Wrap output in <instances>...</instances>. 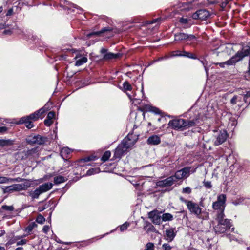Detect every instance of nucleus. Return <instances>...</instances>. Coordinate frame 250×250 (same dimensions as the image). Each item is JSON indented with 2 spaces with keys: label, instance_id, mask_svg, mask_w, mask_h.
<instances>
[{
  "label": "nucleus",
  "instance_id": "obj_1",
  "mask_svg": "<svg viewBox=\"0 0 250 250\" xmlns=\"http://www.w3.org/2000/svg\"><path fill=\"white\" fill-rule=\"evenodd\" d=\"M136 142V140L133 138L132 134L127 135L115 149L114 158L115 159H120L127 153L129 149L133 147Z\"/></svg>",
  "mask_w": 250,
  "mask_h": 250
},
{
  "label": "nucleus",
  "instance_id": "obj_2",
  "mask_svg": "<svg viewBox=\"0 0 250 250\" xmlns=\"http://www.w3.org/2000/svg\"><path fill=\"white\" fill-rule=\"evenodd\" d=\"M198 124H199L198 118H196L190 120H187L183 119H177L170 120L168 123V125L175 130H183L196 125Z\"/></svg>",
  "mask_w": 250,
  "mask_h": 250
},
{
  "label": "nucleus",
  "instance_id": "obj_3",
  "mask_svg": "<svg viewBox=\"0 0 250 250\" xmlns=\"http://www.w3.org/2000/svg\"><path fill=\"white\" fill-rule=\"evenodd\" d=\"M225 214L221 213L216 216L217 224L214 227L216 233L222 234L230 229L232 226L231 220L225 218Z\"/></svg>",
  "mask_w": 250,
  "mask_h": 250
},
{
  "label": "nucleus",
  "instance_id": "obj_4",
  "mask_svg": "<svg viewBox=\"0 0 250 250\" xmlns=\"http://www.w3.org/2000/svg\"><path fill=\"white\" fill-rule=\"evenodd\" d=\"M250 54V49H242L238 51L230 59L223 62L216 63V65H219L221 67L224 68L226 65L228 66L233 65L239 61L242 60L245 57Z\"/></svg>",
  "mask_w": 250,
  "mask_h": 250
},
{
  "label": "nucleus",
  "instance_id": "obj_5",
  "mask_svg": "<svg viewBox=\"0 0 250 250\" xmlns=\"http://www.w3.org/2000/svg\"><path fill=\"white\" fill-rule=\"evenodd\" d=\"M187 208L191 213L194 214L199 219H206L208 217V213L202 211V209L199 205L192 201L188 202Z\"/></svg>",
  "mask_w": 250,
  "mask_h": 250
},
{
  "label": "nucleus",
  "instance_id": "obj_6",
  "mask_svg": "<svg viewBox=\"0 0 250 250\" xmlns=\"http://www.w3.org/2000/svg\"><path fill=\"white\" fill-rule=\"evenodd\" d=\"M226 195L221 194L218 195L217 201L213 203L212 208L216 210V216L221 213L224 214V211L226 206Z\"/></svg>",
  "mask_w": 250,
  "mask_h": 250
},
{
  "label": "nucleus",
  "instance_id": "obj_7",
  "mask_svg": "<svg viewBox=\"0 0 250 250\" xmlns=\"http://www.w3.org/2000/svg\"><path fill=\"white\" fill-rule=\"evenodd\" d=\"M30 183L26 182L22 184H15L7 186L3 188L4 193H12L14 191H20L27 189L30 187Z\"/></svg>",
  "mask_w": 250,
  "mask_h": 250
},
{
  "label": "nucleus",
  "instance_id": "obj_8",
  "mask_svg": "<svg viewBox=\"0 0 250 250\" xmlns=\"http://www.w3.org/2000/svg\"><path fill=\"white\" fill-rule=\"evenodd\" d=\"M235 52L233 46L231 44H223L220 45L216 50L213 51L212 54L218 56L220 53H223L228 55H230Z\"/></svg>",
  "mask_w": 250,
  "mask_h": 250
},
{
  "label": "nucleus",
  "instance_id": "obj_9",
  "mask_svg": "<svg viewBox=\"0 0 250 250\" xmlns=\"http://www.w3.org/2000/svg\"><path fill=\"white\" fill-rule=\"evenodd\" d=\"M100 52L103 54V59L106 61L117 59L121 58L123 55L121 53H113L108 52L107 49L104 48L101 49Z\"/></svg>",
  "mask_w": 250,
  "mask_h": 250
},
{
  "label": "nucleus",
  "instance_id": "obj_10",
  "mask_svg": "<svg viewBox=\"0 0 250 250\" xmlns=\"http://www.w3.org/2000/svg\"><path fill=\"white\" fill-rule=\"evenodd\" d=\"M48 142L49 140L47 137L40 135H34V136L30 137L28 140V142L29 144H34L39 145L46 144Z\"/></svg>",
  "mask_w": 250,
  "mask_h": 250
},
{
  "label": "nucleus",
  "instance_id": "obj_11",
  "mask_svg": "<svg viewBox=\"0 0 250 250\" xmlns=\"http://www.w3.org/2000/svg\"><path fill=\"white\" fill-rule=\"evenodd\" d=\"M190 168L188 167H184L183 169L177 171L174 175L172 176L174 177V180L175 182H177V180L181 179L184 178H187L189 175L190 172Z\"/></svg>",
  "mask_w": 250,
  "mask_h": 250
},
{
  "label": "nucleus",
  "instance_id": "obj_12",
  "mask_svg": "<svg viewBox=\"0 0 250 250\" xmlns=\"http://www.w3.org/2000/svg\"><path fill=\"white\" fill-rule=\"evenodd\" d=\"M210 16V14L206 9H200L192 15V18L195 20H205Z\"/></svg>",
  "mask_w": 250,
  "mask_h": 250
},
{
  "label": "nucleus",
  "instance_id": "obj_13",
  "mask_svg": "<svg viewBox=\"0 0 250 250\" xmlns=\"http://www.w3.org/2000/svg\"><path fill=\"white\" fill-rule=\"evenodd\" d=\"M149 218L156 225H160L162 221V216L157 210H153L148 214Z\"/></svg>",
  "mask_w": 250,
  "mask_h": 250
},
{
  "label": "nucleus",
  "instance_id": "obj_14",
  "mask_svg": "<svg viewBox=\"0 0 250 250\" xmlns=\"http://www.w3.org/2000/svg\"><path fill=\"white\" fill-rule=\"evenodd\" d=\"M174 178V177L172 176H169L165 179L157 182V186L162 188L171 186L176 182Z\"/></svg>",
  "mask_w": 250,
  "mask_h": 250
},
{
  "label": "nucleus",
  "instance_id": "obj_15",
  "mask_svg": "<svg viewBox=\"0 0 250 250\" xmlns=\"http://www.w3.org/2000/svg\"><path fill=\"white\" fill-rule=\"evenodd\" d=\"M216 140L214 141V145L217 146L223 143L227 138V133L225 130L217 132L216 136Z\"/></svg>",
  "mask_w": 250,
  "mask_h": 250
},
{
  "label": "nucleus",
  "instance_id": "obj_16",
  "mask_svg": "<svg viewBox=\"0 0 250 250\" xmlns=\"http://www.w3.org/2000/svg\"><path fill=\"white\" fill-rule=\"evenodd\" d=\"M176 232L174 228L167 229L165 230V239L168 242L172 241L176 236Z\"/></svg>",
  "mask_w": 250,
  "mask_h": 250
},
{
  "label": "nucleus",
  "instance_id": "obj_17",
  "mask_svg": "<svg viewBox=\"0 0 250 250\" xmlns=\"http://www.w3.org/2000/svg\"><path fill=\"white\" fill-rule=\"evenodd\" d=\"M46 110L47 109L45 107H43L40 109L39 110L36 111L34 113L26 117H28V118H29L30 120L36 121L38 120L39 118L42 117V115L45 112Z\"/></svg>",
  "mask_w": 250,
  "mask_h": 250
},
{
  "label": "nucleus",
  "instance_id": "obj_18",
  "mask_svg": "<svg viewBox=\"0 0 250 250\" xmlns=\"http://www.w3.org/2000/svg\"><path fill=\"white\" fill-rule=\"evenodd\" d=\"M74 59L76 60L75 65L77 66H80L87 62V58L80 53L77 54Z\"/></svg>",
  "mask_w": 250,
  "mask_h": 250
},
{
  "label": "nucleus",
  "instance_id": "obj_19",
  "mask_svg": "<svg viewBox=\"0 0 250 250\" xmlns=\"http://www.w3.org/2000/svg\"><path fill=\"white\" fill-rule=\"evenodd\" d=\"M161 142V139L160 136L153 135L148 137L147 140V143L151 145H157Z\"/></svg>",
  "mask_w": 250,
  "mask_h": 250
},
{
  "label": "nucleus",
  "instance_id": "obj_20",
  "mask_svg": "<svg viewBox=\"0 0 250 250\" xmlns=\"http://www.w3.org/2000/svg\"><path fill=\"white\" fill-rule=\"evenodd\" d=\"M19 124H24L26 127L28 129H31L34 126L31 120L26 116L21 118L19 121Z\"/></svg>",
  "mask_w": 250,
  "mask_h": 250
},
{
  "label": "nucleus",
  "instance_id": "obj_21",
  "mask_svg": "<svg viewBox=\"0 0 250 250\" xmlns=\"http://www.w3.org/2000/svg\"><path fill=\"white\" fill-rule=\"evenodd\" d=\"M53 187V184L52 183H45L41 185H40L38 188L41 193L46 192L50 190Z\"/></svg>",
  "mask_w": 250,
  "mask_h": 250
},
{
  "label": "nucleus",
  "instance_id": "obj_22",
  "mask_svg": "<svg viewBox=\"0 0 250 250\" xmlns=\"http://www.w3.org/2000/svg\"><path fill=\"white\" fill-rule=\"evenodd\" d=\"M113 29L110 27H105L103 28L100 31L97 32H92L87 35V36L90 37L93 35L99 36L100 34L106 32H110L112 31Z\"/></svg>",
  "mask_w": 250,
  "mask_h": 250
},
{
  "label": "nucleus",
  "instance_id": "obj_23",
  "mask_svg": "<svg viewBox=\"0 0 250 250\" xmlns=\"http://www.w3.org/2000/svg\"><path fill=\"white\" fill-rule=\"evenodd\" d=\"M187 34L179 32L175 34L174 40L177 42H181L187 40Z\"/></svg>",
  "mask_w": 250,
  "mask_h": 250
},
{
  "label": "nucleus",
  "instance_id": "obj_24",
  "mask_svg": "<svg viewBox=\"0 0 250 250\" xmlns=\"http://www.w3.org/2000/svg\"><path fill=\"white\" fill-rule=\"evenodd\" d=\"M61 6H62L64 9H67L68 10H69L72 7L77 8L76 5L65 0H62L61 1Z\"/></svg>",
  "mask_w": 250,
  "mask_h": 250
},
{
  "label": "nucleus",
  "instance_id": "obj_25",
  "mask_svg": "<svg viewBox=\"0 0 250 250\" xmlns=\"http://www.w3.org/2000/svg\"><path fill=\"white\" fill-rule=\"evenodd\" d=\"M41 194H42V193L38 188H37L34 190H31L28 192V195L31 197L32 200L38 199Z\"/></svg>",
  "mask_w": 250,
  "mask_h": 250
},
{
  "label": "nucleus",
  "instance_id": "obj_26",
  "mask_svg": "<svg viewBox=\"0 0 250 250\" xmlns=\"http://www.w3.org/2000/svg\"><path fill=\"white\" fill-rule=\"evenodd\" d=\"M67 180V178L62 175H58L54 177V183L55 185H59L64 183Z\"/></svg>",
  "mask_w": 250,
  "mask_h": 250
},
{
  "label": "nucleus",
  "instance_id": "obj_27",
  "mask_svg": "<svg viewBox=\"0 0 250 250\" xmlns=\"http://www.w3.org/2000/svg\"><path fill=\"white\" fill-rule=\"evenodd\" d=\"M127 95L129 98L132 101V103L135 105H137L140 104L142 100L141 99L140 97L137 96L136 92H135L133 96H132L129 93H127Z\"/></svg>",
  "mask_w": 250,
  "mask_h": 250
},
{
  "label": "nucleus",
  "instance_id": "obj_28",
  "mask_svg": "<svg viewBox=\"0 0 250 250\" xmlns=\"http://www.w3.org/2000/svg\"><path fill=\"white\" fill-rule=\"evenodd\" d=\"M183 54H177L176 55H173V56H183V57H186L188 58L193 59H196L197 57L196 56L190 52H187L185 51H182Z\"/></svg>",
  "mask_w": 250,
  "mask_h": 250
},
{
  "label": "nucleus",
  "instance_id": "obj_29",
  "mask_svg": "<svg viewBox=\"0 0 250 250\" xmlns=\"http://www.w3.org/2000/svg\"><path fill=\"white\" fill-rule=\"evenodd\" d=\"M71 152V150L68 147L63 148L61 151V155L62 157L65 160L68 158L67 155Z\"/></svg>",
  "mask_w": 250,
  "mask_h": 250
},
{
  "label": "nucleus",
  "instance_id": "obj_30",
  "mask_svg": "<svg viewBox=\"0 0 250 250\" xmlns=\"http://www.w3.org/2000/svg\"><path fill=\"white\" fill-rule=\"evenodd\" d=\"M14 144L13 141L10 139H0V146L3 147L10 146Z\"/></svg>",
  "mask_w": 250,
  "mask_h": 250
},
{
  "label": "nucleus",
  "instance_id": "obj_31",
  "mask_svg": "<svg viewBox=\"0 0 250 250\" xmlns=\"http://www.w3.org/2000/svg\"><path fill=\"white\" fill-rule=\"evenodd\" d=\"M37 227V225L34 222L30 223L25 228V231L28 234H30L33 229Z\"/></svg>",
  "mask_w": 250,
  "mask_h": 250
},
{
  "label": "nucleus",
  "instance_id": "obj_32",
  "mask_svg": "<svg viewBox=\"0 0 250 250\" xmlns=\"http://www.w3.org/2000/svg\"><path fill=\"white\" fill-rule=\"evenodd\" d=\"M173 219V215L169 213H164L162 216V221L166 222L167 221H171Z\"/></svg>",
  "mask_w": 250,
  "mask_h": 250
},
{
  "label": "nucleus",
  "instance_id": "obj_33",
  "mask_svg": "<svg viewBox=\"0 0 250 250\" xmlns=\"http://www.w3.org/2000/svg\"><path fill=\"white\" fill-rule=\"evenodd\" d=\"M247 200V199L243 197H240L238 198H237V199L233 200L232 203L233 205L237 206V205H240L241 204H242L244 202L245 203H246L247 201H245V200Z\"/></svg>",
  "mask_w": 250,
  "mask_h": 250
},
{
  "label": "nucleus",
  "instance_id": "obj_34",
  "mask_svg": "<svg viewBox=\"0 0 250 250\" xmlns=\"http://www.w3.org/2000/svg\"><path fill=\"white\" fill-rule=\"evenodd\" d=\"M193 2H194V0ZM182 7H183L182 10L189 11L192 8V2L183 3Z\"/></svg>",
  "mask_w": 250,
  "mask_h": 250
},
{
  "label": "nucleus",
  "instance_id": "obj_35",
  "mask_svg": "<svg viewBox=\"0 0 250 250\" xmlns=\"http://www.w3.org/2000/svg\"><path fill=\"white\" fill-rule=\"evenodd\" d=\"M242 96L241 95H235L233 97V98L230 100V103L232 104H236L237 102H239L242 101Z\"/></svg>",
  "mask_w": 250,
  "mask_h": 250
},
{
  "label": "nucleus",
  "instance_id": "obj_36",
  "mask_svg": "<svg viewBox=\"0 0 250 250\" xmlns=\"http://www.w3.org/2000/svg\"><path fill=\"white\" fill-rule=\"evenodd\" d=\"M111 156V152L110 151H106L102 156L101 160L103 162H105L107 161Z\"/></svg>",
  "mask_w": 250,
  "mask_h": 250
},
{
  "label": "nucleus",
  "instance_id": "obj_37",
  "mask_svg": "<svg viewBox=\"0 0 250 250\" xmlns=\"http://www.w3.org/2000/svg\"><path fill=\"white\" fill-rule=\"evenodd\" d=\"M100 169L98 168H91L86 172V175H92L99 173Z\"/></svg>",
  "mask_w": 250,
  "mask_h": 250
},
{
  "label": "nucleus",
  "instance_id": "obj_38",
  "mask_svg": "<svg viewBox=\"0 0 250 250\" xmlns=\"http://www.w3.org/2000/svg\"><path fill=\"white\" fill-rule=\"evenodd\" d=\"M149 111L156 114H160L161 113V111L160 109L155 107L150 106L149 107Z\"/></svg>",
  "mask_w": 250,
  "mask_h": 250
},
{
  "label": "nucleus",
  "instance_id": "obj_39",
  "mask_svg": "<svg viewBox=\"0 0 250 250\" xmlns=\"http://www.w3.org/2000/svg\"><path fill=\"white\" fill-rule=\"evenodd\" d=\"M123 88L125 90H129V91H130L131 89H132V86L131 85L129 84V83L127 82V81H125V82L124 83H123Z\"/></svg>",
  "mask_w": 250,
  "mask_h": 250
},
{
  "label": "nucleus",
  "instance_id": "obj_40",
  "mask_svg": "<svg viewBox=\"0 0 250 250\" xmlns=\"http://www.w3.org/2000/svg\"><path fill=\"white\" fill-rule=\"evenodd\" d=\"M204 186L206 189H211L212 187L211 182L208 181H206L205 180L203 182Z\"/></svg>",
  "mask_w": 250,
  "mask_h": 250
},
{
  "label": "nucleus",
  "instance_id": "obj_41",
  "mask_svg": "<svg viewBox=\"0 0 250 250\" xmlns=\"http://www.w3.org/2000/svg\"><path fill=\"white\" fill-rule=\"evenodd\" d=\"M9 183V178L5 176H0V184Z\"/></svg>",
  "mask_w": 250,
  "mask_h": 250
},
{
  "label": "nucleus",
  "instance_id": "obj_42",
  "mask_svg": "<svg viewBox=\"0 0 250 250\" xmlns=\"http://www.w3.org/2000/svg\"><path fill=\"white\" fill-rule=\"evenodd\" d=\"M154 245L152 243H148L146 246V249L144 250H154Z\"/></svg>",
  "mask_w": 250,
  "mask_h": 250
},
{
  "label": "nucleus",
  "instance_id": "obj_43",
  "mask_svg": "<svg viewBox=\"0 0 250 250\" xmlns=\"http://www.w3.org/2000/svg\"><path fill=\"white\" fill-rule=\"evenodd\" d=\"M36 221L39 224H42L45 221V218L42 215H39L36 218Z\"/></svg>",
  "mask_w": 250,
  "mask_h": 250
},
{
  "label": "nucleus",
  "instance_id": "obj_44",
  "mask_svg": "<svg viewBox=\"0 0 250 250\" xmlns=\"http://www.w3.org/2000/svg\"><path fill=\"white\" fill-rule=\"evenodd\" d=\"M129 226V224L128 222H125L124 224H123L120 226V230L121 231H124Z\"/></svg>",
  "mask_w": 250,
  "mask_h": 250
},
{
  "label": "nucleus",
  "instance_id": "obj_45",
  "mask_svg": "<svg viewBox=\"0 0 250 250\" xmlns=\"http://www.w3.org/2000/svg\"><path fill=\"white\" fill-rule=\"evenodd\" d=\"M16 242L17 246L24 245L27 243V240L26 239H21Z\"/></svg>",
  "mask_w": 250,
  "mask_h": 250
},
{
  "label": "nucleus",
  "instance_id": "obj_46",
  "mask_svg": "<svg viewBox=\"0 0 250 250\" xmlns=\"http://www.w3.org/2000/svg\"><path fill=\"white\" fill-rule=\"evenodd\" d=\"M2 208L4 210L12 211L14 210V207L12 206L4 205L2 207Z\"/></svg>",
  "mask_w": 250,
  "mask_h": 250
},
{
  "label": "nucleus",
  "instance_id": "obj_47",
  "mask_svg": "<svg viewBox=\"0 0 250 250\" xmlns=\"http://www.w3.org/2000/svg\"><path fill=\"white\" fill-rule=\"evenodd\" d=\"M37 152V148H32L31 149L28 150L26 152L27 156H30L33 155L34 153Z\"/></svg>",
  "mask_w": 250,
  "mask_h": 250
},
{
  "label": "nucleus",
  "instance_id": "obj_48",
  "mask_svg": "<svg viewBox=\"0 0 250 250\" xmlns=\"http://www.w3.org/2000/svg\"><path fill=\"white\" fill-rule=\"evenodd\" d=\"M22 239V236H21V235H17V236H14L11 241V243H15L21 239Z\"/></svg>",
  "mask_w": 250,
  "mask_h": 250
},
{
  "label": "nucleus",
  "instance_id": "obj_49",
  "mask_svg": "<svg viewBox=\"0 0 250 250\" xmlns=\"http://www.w3.org/2000/svg\"><path fill=\"white\" fill-rule=\"evenodd\" d=\"M22 180H23V179L21 178H20V177H18V178H9V183H12V182H20L22 181Z\"/></svg>",
  "mask_w": 250,
  "mask_h": 250
},
{
  "label": "nucleus",
  "instance_id": "obj_50",
  "mask_svg": "<svg viewBox=\"0 0 250 250\" xmlns=\"http://www.w3.org/2000/svg\"><path fill=\"white\" fill-rule=\"evenodd\" d=\"M191 192V189L189 187H186L183 188L182 193L185 194H190Z\"/></svg>",
  "mask_w": 250,
  "mask_h": 250
},
{
  "label": "nucleus",
  "instance_id": "obj_51",
  "mask_svg": "<svg viewBox=\"0 0 250 250\" xmlns=\"http://www.w3.org/2000/svg\"><path fill=\"white\" fill-rule=\"evenodd\" d=\"M162 248L164 250H170L172 247L170 246L168 243H164L162 245Z\"/></svg>",
  "mask_w": 250,
  "mask_h": 250
},
{
  "label": "nucleus",
  "instance_id": "obj_52",
  "mask_svg": "<svg viewBox=\"0 0 250 250\" xmlns=\"http://www.w3.org/2000/svg\"><path fill=\"white\" fill-rule=\"evenodd\" d=\"M179 22L182 24H186L188 22V19L187 18H181L179 19Z\"/></svg>",
  "mask_w": 250,
  "mask_h": 250
},
{
  "label": "nucleus",
  "instance_id": "obj_53",
  "mask_svg": "<svg viewBox=\"0 0 250 250\" xmlns=\"http://www.w3.org/2000/svg\"><path fill=\"white\" fill-rule=\"evenodd\" d=\"M200 61L202 63L203 65L204 66V67L205 68V71H206V74L208 76V69L207 68V63L206 62V61H204V60H200Z\"/></svg>",
  "mask_w": 250,
  "mask_h": 250
},
{
  "label": "nucleus",
  "instance_id": "obj_54",
  "mask_svg": "<svg viewBox=\"0 0 250 250\" xmlns=\"http://www.w3.org/2000/svg\"><path fill=\"white\" fill-rule=\"evenodd\" d=\"M147 227H148L147 232L149 231H154L155 230V229L154 227L151 224H149L147 225Z\"/></svg>",
  "mask_w": 250,
  "mask_h": 250
},
{
  "label": "nucleus",
  "instance_id": "obj_55",
  "mask_svg": "<svg viewBox=\"0 0 250 250\" xmlns=\"http://www.w3.org/2000/svg\"><path fill=\"white\" fill-rule=\"evenodd\" d=\"M177 54H183L182 51L179 50L173 51L170 52V57H178L179 56H173V55H176Z\"/></svg>",
  "mask_w": 250,
  "mask_h": 250
},
{
  "label": "nucleus",
  "instance_id": "obj_56",
  "mask_svg": "<svg viewBox=\"0 0 250 250\" xmlns=\"http://www.w3.org/2000/svg\"><path fill=\"white\" fill-rule=\"evenodd\" d=\"M44 124L46 126H49L52 124V121L51 120L46 118L44 121Z\"/></svg>",
  "mask_w": 250,
  "mask_h": 250
},
{
  "label": "nucleus",
  "instance_id": "obj_57",
  "mask_svg": "<svg viewBox=\"0 0 250 250\" xmlns=\"http://www.w3.org/2000/svg\"><path fill=\"white\" fill-rule=\"evenodd\" d=\"M55 113L53 111L49 112L47 116V118L48 119L51 120L54 117Z\"/></svg>",
  "mask_w": 250,
  "mask_h": 250
},
{
  "label": "nucleus",
  "instance_id": "obj_58",
  "mask_svg": "<svg viewBox=\"0 0 250 250\" xmlns=\"http://www.w3.org/2000/svg\"><path fill=\"white\" fill-rule=\"evenodd\" d=\"M55 240L58 243L60 244H70L71 243L70 242H64L62 241H61L60 239H59L56 236H55Z\"/></svg>",
  "mask_w": 250,
  "mask_h": 250
},
{
  "label": "nucleus",
  "instance_id": "obj_59",
  "mask_svg": "<svg viewBox=\"0 0 250 250\" xmlns=\"http://www.w3.org/2000/svg\"><path fill=\"white\" fill-rule=\"evenodd\" d=\"M195 39H196V37L194 35H192V34L188 35L187 34V40H188L189 41H192Z\"/></svg>",
  "mask_w": 250,
  "mask_h": 250
},
{
  "label": "nucleus",
  "instance_id": "obj_60",
  "mask_svg": "<svg viewBox=\"0 0 250 250\" xmlns=\"http://www.w3.org/2000/svg\"><path fill=\"white\" fill-rule=\"evenodd\" d=\"M49 227L47 225H45L43 227L42 229V231L45 233V234H47L49 230Z\"/></svg>",
  "mask_w": 250,
  "mask_h": 250
},
{
  "label": "nucleus",
  "instance_id": "obj_61",
  "mask_svg": "<svg viewBox=\"0 0 250 250\" xmlns=\"http://www.w3.org/2000/svg\"><path fill=\"white\" fill-rule=\"evenodd\" d=\"M159 20V19H154L152 21H146V24H152V23H155L156 22L158 21Z\"/></svg>",
  "mask_w": 250,
  "mask_h": 250
},
{
  "label": "nucleus",
  "instance_id": "obj_62",
  "mask_svg": "<svg viewBox=\"0 0 250 250\" xmlns=\"http://www.w3.org/2000/svg\"><path fill=\"white\" fill-rule=\"evenodd\" d=\"M250 97V90L247 91L246 94L244 96V100L245 102H247V99Z\"/></svg>",
  "mask_w": 250,
  "mask_h": 250
},
{
  "label": "nucleus",
  "instance_id": "obj_63",
  "mask_svg": "<svg viewBox=\"0 0 250 250\" xmlns=\"http://www.w3.org/2000/svg\"><path fill=\"white\" fill-rule=\"evenodd\" d=\"M13 14V9L12 8H10L7 12L6 16H10Z\"/></svg>",
  "mask_w": 250,
  "mask_h": 250
},
{
  "label": "nucleus",
  "instance_id": "obj_64",
  "mask_svg": "<svg viewBox=\"0 0 250 250\" xmlns=\"http://www.w3.org/2000/svg\"><path fill=\"white\" fill-rule=\"evenodd\" d=\"M93 242L92 239H89L86 241H83V245L85 246L88 245L92 243Z\"/></svg>",
  "mask_w": 250,
  "mask_h": 250
}]
</instances>
